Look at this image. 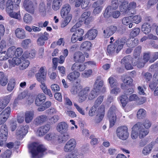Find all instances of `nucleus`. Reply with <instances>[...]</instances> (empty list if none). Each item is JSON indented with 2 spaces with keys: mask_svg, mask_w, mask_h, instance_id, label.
Returning <instances> with one entry per match:
<instances>
[{
  "mask_svg": "<svg viewBox=\"0 0 158 158\" xmlns=\"http://www.w3.org/2000/svg\"><path fill=\"white\" fill-rule=\"evenodd\" d=\"M62 134L63 135L60 139H61L62 142H65L70 138V136L67 132Z\"/></svg>",
  "mask_w": 158,
  "mask_h": 158,
  "instance_id": "052dcab7",
  "label": "nucleus"
},
{
  "mask_svg": "<svg viewBox=\"0 0 158 158\" xmlns=\"http://www.w3.org/2000/svg\"><path fill=\"white\" fill-rule=\"evenodd\" d=\"M47 116L45 114L37 116L34 120V123L36 126L41 125L48 121Z\"/></svg>",
  "mask_w": 158,
  "mask_h": 158,
  "instance_id": "f8f14e48",
  "label": "nucleus"
},
{
  "mask_svg": "<svg viewBox=\"0 0 158 158\" xmlns=\"http://www.w3.org/2000/svg\"><path fill=\"white\" fill-rule=\"evenodd\" d=\"M38 10L40 14L43 16L46 15V6L43 2L40 3L38 7Z\"/></svg>",
  "mask_w": 158,
  "mask_h": 158,
  "instance_id": "cd10ccee",
  "label": "nucleus"
},
{
  "mask_svg": "<svg viewBox=\"0 0 158 158\" xmlns=\"http://www.w3.org/2000/svg\"><path fill=\"white\" fill-rule=\"evenodd\" d=\"M117 27L115 26H111L107 27L103 31L104 36L105 38L109 37L113 34L116 31Z\"/></svg>",
  "mask_w": 158,
  "mask_h": 158,
  "instance_id": "ddd939ff",
  "label": "nucleus"
},
{
  "mask_svg": "<svg viewBox=\"0 0 158 158\" xmlns=\"http://www.w3.org/2000/svg\"><path fill=\"white\" fill-rule=\"evenodd\" d=\"M34 112L33 111H28L26 112L25 114V121L27 123H30L33 119Z\"/></svg>",
  "mask_w": 158,
  "mask_h": 158,
  "instance_id": "b1692460",
  "label": "nucleus"
},
{
  "mask_svg": "<svg viewBox=\"0 0 158 158\" xmlns=\"http://www.w3.org/2000/svg\"><path fill=\"white\" fill-rule=\"evenodd\" d=\"M9 15L12 18H15L19 20H20L21 19V15L19 10L17 12L13 11Z\"/></svg>",
  "mask_w": 158,
  "mask_h": 158,
  "instance_id": "603ef678",
  "label": "nucleus"
},
{
  "mask_svg": "<svg viewBox=\"0 0 158 158\" xmlns=\"http://www.w3.org/2000/svg\"><path fill=\"white\" fill-rule=\"evenodd\" d=\"M91 45L92 44L89 41H85L81 44L80 50H81L89 51L91 48Z\"/></svg>",
  "mask_w": 158,
  "mask_h": 158,
  "instance_id": "bb28decb",
  "label": "nucleus"
},
{
  "mask_svg": "<svg viewBox=\"0 0 158 158\" xmlns=\"http://www.w3.org/2000/svg\"><path fill=\"white\" fill-rule=\"evenodd\" d=\"M23 6L25 10L31 14H34L35 11V7L33 2L29 0H25L23 2Z\"/></svg>",
  "mask_w": 158,
  "mask_h": 158,
  "instance_id": "9d476101",
  "label": "nucleus"
},
{
  "mask_svg": "<svg viewBox=\"0 0 158 158\" xmlns=\"http://www.w3.org/2000/svg\"><path fill=\"white\" fill-rule=\"evenodd\" d=\"M139 40L137 39H134L133 40H127V41L126 45L129 47L132 48L135 47L138 44Z\"/></svg>",
  "mask_w": 158,
  "mask_h": 158,
  "instance_id": "473e14b6",
  "label": "nucleus"
},
{
  "mask_svg": "<svg viewBox=\"0 0 158 158\" xmlns=\"http://www.w3.org/2000/svg\"><path fill=\"white\" fill-rule=\"evenodd\" d=\"M48 40V39L45 38L44 37L39 35V37L37 40V44L39 46H43L44 45L45 41Z\"/></svg>",
  "mask_w": 158,
  "mask_h": 158,
  "instance_id": "58836bf2",
  "label": "nucleus"
},
{
  "mask_svg": "<svg viewBox=\"0 0 158 158\" xmlns=\"http://www.w3.org/2000/svg\"><path fill=\"white\" fill-rule=\"evenodd\" d=\"M28 125H26L20 127L17 130L16 133L17 139H21L24 137L28 132Z\"/></svg>",
  "mask_w": 158,
  "mask_h": 158,
  "instance_id": "1a4fd4ad",
  "label": "nucleus"
},
{
  "mask_svg": "<svg viewBox=\"0 0 158 158\" xmlns=\"http://www.w3.org/2000/svg\"><path fill=\"white\" fill-rule=\"evenodd\" d=\"M104 84V81L102 79V77L98 76L97 77L94 84L93 89L99 93L100 92H104L106 91V88L103 87Z\"/></svg>",
  "mask_w": 158,
  "mask_h": 158,
  "instance_id": "39448f33",
  "label": "nucleus"
},
{
  "mask_svg": "<svg viewBox=\"0 0 158 158\" xmlns=\"http://www.w3.org/2000/svg\"><path fill=\"white\" fill-rule=\"evenodd\" d=\"M47 72L44 67H41L35 76L37 81L40 83L45 82L46 80Z\"/></svg>",
  "mask_w": 158,
  "mask_h": 158,
  "instance_id": "423d86ee",
  "label": "nucleus"
},
{
  "mask_svg": "<svg viewBox=\"0 0 158 158\" xmlns=\"http://www.w3.org/2000/svg\"><path fill=\"white\" fill-rule=\"evenodd\" d=\"M15 80L14 79H11L7 87V89L9 91H12L15 86Z\"/></svg>",
  "mask_w": 158,
  "mask_h": 158,
  "instance_id": "5fc2aeb1",
  "label": "nucleus"
},
{
  "mask_svg": "<svg viewBox=\"0 0 158 158\" xmlns=\"http://www.w3.org/2000/svg\"><path fill=\"white\" fill-rule=\"evenodd\" d=\"M118 110L115 106H113L110 108L108 113V117L109 119L110 126L112 127L114 125L116 120V113Z\"/></svg>",
  "mask_w": 158,
  "mask_h": 158,
  "instance_id": "20e7f679",
  "label": "nucleus"
},
{
  "mask_svg": "<svg viewBox=\"0 0 158 158\" xmlns=\"http://www.w3.org/2000/svg\"><path fill=\"white\" fill-rule=\"evenodd\" d=\"M118 0H112L111 5L108 6L110 7V9L115 10L118 8Z\"/></svg>",
  "mask_w": 158,
  "mask_h": 158,
  "instance_id": "4d7b16f0",
  "label": "nucleus"
},
{
  "mask_svg": "<svg viewBox=\"0 0 158 158\" xmlns=\"http://www.w3.org/2000/svg\"><path fill=\"white\" fill-rule=\"evenodd\" d=\"M117 137L120 139L125 140L129 136L128 128L126 126H122L118 127L116 131Z\"/></svg>",
  "mask_w": 158,
  "mask_h": 158,
  "instance_id": "7ed1b4c3",
  "label": "nucleus"
},
{
  "mask_svg": "<svg viewBox=\"0 0 158 158\" xmlns=\"http://www.w3.org/2000/svg\"><path fill=\"white\" fill-rule=\"evenodd\" d=\"M8 135L7 127L6 125H3L1 126L0 130V138L4 139V140H6Z\"/></svg>",
  "mask_w": 158,
  "mask_h": 158,
  "instance_id": "412c9836",
  "label": "nucleus"
},
{
  "mask_svg": "<svg viewBox=\"0 0 158 158\" xmlns=\"http://www.w3.org/2000/svg\"><path fill=\"white\" fill-rule=\"evenodd\" d=\"M24 22L26 23H31L32 19V17L30 14L26 13L25 14L23 17Z\"/></svg>",
  "mask_w": 158,
  "mask_h": 158,
  "instance_id": "8fccbe9b",
  "label": "nucleus"
},
{
  "mask_svg": "<svg viewBox=\"0 0 158 158\" xmlns=\"http://www.w3.org/2000/svg\"><path fill=\"white\" fill-rule=\"evenodd\" d=\"M40 87L43 92L46 94L48 95L50 97H52L53 95L50 89L47 88L45 82H41Z\"/></svg>",
  "mask_w": 158,
  "mask_h": 158,
  "instance_id": "a878e982",
  "label": "nucleus"
},
{
  "mask_svg": "<svg viewBox=\"0 0 158 158\" xmlns=\"http://www.w3.org/2000/svg\"><path fill=\"white\" fill-rule=\"evenodd\" d=\"M27 95V93L26 91H23L19 94L13 103V105L16 106L18 104V102L19 100H22L25 98Z\"/></svg>",
  "mask_w": 158,
  "mask_h": 158,
  "instance_id": "393cba45",
  "label": "nucleus"
},
{
  "mask_svg": "<svg viewBox=\"0 0 158 158\" xmlns=\"http://www.w3.org/2000/svg\"><path fill=\"white\" fill-rule=\"evenodd\" d=\"M108 81L111 88L117 87L118 86V84L116 79L112 77H110L108 79Z\"/></svg>",
  "mask_w": 158,
  "mask_h": 158,
  "instance_id": "2f4dec72",
  "label": "nucleus"
},
{
  "mask_svg": "<svg viewBox=\"0 0 158 158\" xmlns=\"http://www.w3.org/2000/svg\"><path fill=\"white\" fill-rule=\"evenodd\" d=\"M57 135L54 133H50L46 135L45 139L48 140H55L57 138Z\"/></svg>",
  "mask_w": 158,
  "mask_h": 158,
  "instance_id": "37998d69",
  "label": "nucleus"
},
{
  "mask_svg": "<svg viewBox=\"0 0 158 158\" xmlns=\"http://www.w3.org/2000/svg\"><path fill=\"white\" fill-rule=\"evenodd\" d=\"M51 105V102L50 101H47L43 104L42 106L38 108L39 111H42L45 110L47 108L49 107Z\"/></svg>",
  "mask_w": 158,
  "mask_h": 158,
  "instance_id": "a19ab883",
  "label": "nucleus"
},
{
  "mask_svg": "<svg viewBox=\"0 0 158 158\" xmlns=\"http://www.w3.org/2000/svg\"><path fill=\"white\" fill-rule=\"evenodd\" d=\"M123 24L125 25H129V27L130 28L132 27L133 23L130 21L129 17H125L123 18L122 20Z\"/></svg>",
  "mask_w": 158,
  "mask_h": 158,
  "instance_id": "79ce46f5",
  "label": "nucleus"
},
{
  "mask_svg": "<svg viewBox=\"0 0 158 158\" xmlns=\"http://www.w3.org/2000/svg\"><path fill=\"white\" fill-rule=\"evenodd\" d=\"M16 57H14L12 60H8L10 65L13 67L15 65H18L21 63V61L19 58Z\"/></svg>",
  "mask_w": 158,
  "mask_h": 158,
  "instance_id": "c756f323",
  "label": "nucleus"
},
{
  "mask_svg": "<svg viewBox=\"0 0 158 158\" xmlns=\"http://www.w3.org/2000/svg\"><path fill=\"white\" fill-rule=\"evenodd\" d=\"M151 125L148 120H146L143 124L140 122L137 123L133 127L131 134V137L133 139H136L138 135L140 138H144L148 133V129Z\"/></svg>",
  "mask_w": 158,
  "mask_h": 158,
  "instance_id": "f257e3e1",
  "label": "nucleus"
},
{
  "mask_svg": "<svg viewBox=\"0 0 158 158\" xmlns=\"http://www.w3.org/2000/svg\"><path fill=\"white\" fill-rule=\"evenodd\" d=\"M104 115V111L102 110V112L101 113H98V114L96 115L95 118V122L96 123H100L102 120Z\"/></svg>",
  "mask_w": 158,
  "mask_h": 158,
  "instance_id": "3c124183",
  "label": "nucleus"
},
{
  "mask_svg": "<svg viewBox=\"0 0 158 158\" xmlns=\"http://www.w3.org/2000/svg\"><path fill=\"white\" fill-rule=\"evenodd\" d=\"M46 96L44 94H39L36 97L35 103L37 106H40L45 101Z\"/></svg>",
  "mask_w": 158,
  "mask_h": 158,
  "instance_id": "dca6fc26",
  "label": "nucleus"
},
{
  "mask_svg": "<svg viewBox=\"0 0 158 158\" xmlns=\"http://www.w3.org/2000/svg\"><path fill=\"white\" fill-rule=\"evenodd\" d=\"M9 57L6 51L0 52V60H5L8 59Z\"/></svg>",
  "mask_w": 158,
  "mask_h": 158,
  "instance_id": "69168bd1",
  "label": "nucleus"
},
{
  "mask_svg": "<svg viewBox=\"0 0 158 158\" xmlns=\"http://www.w3.org/2000/svg\"><path fill=\"white\" fill-rule=\"evenodd\" d=\"M10 99V96H6L0 100V112L6 107L9 103Z\"/></svg>",
  "mask_w": 158,
  "mask_h": 158,
  "instance_id": "6ab92c4d",
  "label": "nucleus"
},
{
  "mask_svg": "<svg viewBox=\"0 0 158 158\" xmlns=\"http://www.w3.org/2000/svg\"><path fill=\"white\" fill-rule=\"evenodd\" d=\"M15 47L14 46H12L8 48L7 54L9 57H12L15 55Z\"/></svg>",
  "mask_w": 158,
  "mask_h": 158,
  "instance_id": "ea45409f",
  "label": "nucleus"
},
{
  "mask_svg": "<svg viewBox=\"0 0 158 158\" xmlns=\"http://www.w3.org/2000/svg\"><path fill=\"white\" fill-rule=\"evenodd\" d=\"M10 113V107H7L0 114L8 118Z\"/></svg>",
  "mask_w": 158,
  "mask_h": 158,
  "instance_id": "864d4df0",
  "label": "nucleus"
},
{
  "mask_svg": "<svg viewBox=\"0 0 158 158\" xmlns=\"http://www.w3.org/2000/svg\"><path fill=\"white\" fill-rule=\"evenodd\" d=\"M11 152L10 150H7L3 153L1 154L0 158H9L10 157Z\"/></svg>",
  "mask_w": 158,
  "mask_h": 158,
  "instance_id": "bf43d9fd",
  "label": "nucleus"
},
{
  "mask_svg": "<svg viewBox=\"0 0 158 158\" xmlns=\"http://www.w3.org/2000/svg\"><path fill=\"white\" fill-rule=\"evenodd\" d=\"M127 6L129 13L134 14L135 12V9L136 7V4L135 2H130L128 5H127Z\"/></svg>",
  "mask_w": 158,
  "mask_h": 158,
  "instance_id": "7c9ffc66",
  "label": "nucleus"
},
{
  "mask_svg": "<svg viewBox=\"0 0 158 158\" xmlns=\"http://www.w3.org/2000/svg\"><path fill=\"white\" fill-rule=\"evenodd\" d=\"M141 48L140 46H138L134 50L133 56L135 58H137L139 56Z\"/></svg>",
  "mask_w": 158,
  "mask_h": 158,
  "instance_id": "de8ad7c7",
  "label": "nucleus"
},
{
  "mask_svg": "<svg viewBox=\"0 0 158 158\" xmlns=\"http://www.w3.org/2000/svg\"><path fill=\"white\" fill-rule=\"evenodd\" d=\"M70 10L71 7L69 4H66L64 5L60 11L61 16L62 18H64L66 15H69Z\"/></svg>",
  "mask_w": 158,
  "mask_h": 158,
  "instance_id": "5701e85b",
  "label": "nucleus"
},
{
  "mask_svg": "<svg viewBox=\"0 0 158 158\" xmlns=\"http://www.w3.org/2000/svg\"><path fill=\"white\" fill-rule=\"evenodd\" d=\"M146 115V111L143 109H140L138 111L137 117L139 119H143L145 117Z\"/></svg>",
  "mask_w": 158,
  "mask_h": 158,
  "instance_id": "c9c22d12",
  "label": "nucleus"
},
{
  "mask_svg": "<svg viewBox=\"0 0 158 158\" xmlns=\"http://www.w3.org/2000/svg\"><path fill=\"white\" fill-rule=\"evenodd\" d=\"M62 0H54L52 3V7L55 10H58L62 4Z\"/></svg>",
  "mask_w": 158,
  "mask_h": 158,
  "instance_id": "72a5a7b5",
  "label": "nucleus"
},
{
  "mask_svg": "<svg viewBox=\"0 0 158 158\" xmlns=\"http://www.w3.org/2000/svg\"><path fill=\"white\" fill-rule=\"evenodd\" d=\"M89 90V88L86 87L81 90L79 92L78 94L79 102L81 103L86 99Z\"/></svg>",
  "mask_w": 158,
  "mask_h": 158,
  "instance_id": "0eeeda50",
  "label": "nucleus"
},
{
  "mask_svg": "<svg viewBox=\"0 0 158 158\" xmlns=\"http://www.w3.org/2000/svg\"><path fill=\"white\" fill-rule=\"evenodd\" d=\"M76 62L73 64L71 67V70L74 71H83L86 69V66L83 64H80Z\"/></svg>",
  "mask_w": 158,
  "mask_h": 158,
  "instance_id": "aec40b11",
  "label": "nucleus"
},
{
  "mask_svg": "<svg viewBox=\"0 0 158 158\" xmlns=\"http://www.w3.org/2000/svg\"><path fill=\"white\" fill-rule=\"evenodd\" d=\"M29 64V62L28 60H24L22 62V64L20 67V69L23 70L27 68Z\"/></svg>",
  "mask_w": 158,
  "mask_h": 158,
  "instance_id": "680f3d73",
  "label": "nucleus"
},
{
  "mask_svg": "<svg viewBox=\"0 0 158 158\" xmlns=\"http://www.w3.org/2000/svg\"><path fill=\"white\" fill-rule=\"evenodd\" d=\"M91 12L89 11L84 12L81 15L80 18V21L83 22L86 24H89L91 21V18L90 16Z\"/></svg>",
  "mask_w": 158,
  "mask_h": 158,
  "instance_id": "9b49d317",
  "label": "nucleus"
},
{
  "mask_svg": "<svg viewBox=\"0 0 158 158\" xmlns=\"http://www.w3.org/2000/svg\"><path fill=\"white\" fill-rule=\"evenodd\" d=\"M116 46L114 44L108 45L107 48V52L109 54H112L115 51Z\"/></svg>",
  "mask_w": 158,
  "mask_h": 158,
  "instance_id": "a18cd8bd",
  "label": "nucleus"
},
{
  "mask_svg": "<svg viewBox=\"0 0 158 158\" xmlns=\"http://www.w3.org/2000/svg\"><path fill=\"white\" fill-rule=\"evenodd\" d=\"M3 75L2 77H1L0 78V84L2 86H5L8 82V79L7 77L3 73Z\"/></svg>",
  "mask_w": 158,
  "mask_h": 158,
  "instance_id": "49530a36",
  "label": "nucleus"
},
{
  "mask_svg": "<svg viewBox=\"0 0 158 158\" xmlns=\"http://www.w3.org/2000/svg\"><path fill=\"white\" fill-rule=\"evenodd\" d=\"M141 30L145 34H148L151 31V27L149 23H145L142 26Z\"/></svg>",
  "mask_w": 158,
  "mask_h": 158,
  "instance_id": "c85d7f7f",
  "label": "nucleus"
},
{
  "mask_svg": "<svg viewBox=\"0 0 158 158\" xmlns=\"http://www.w3.org/2000/svg\"><path fill=\"white\" fill-rule=\"evenodd\" d=\"M98 107L96 105H94L90 109L89 112V116L92 117L94 115L96 114Z\"/></svg>",
  "mask_w": 158,
  "mask_h": 158,
  "instance_id": "13d9d810",
  "label": "nucleus"
},
{
  "mask_svg": "<svg viewBox=\"0 0 158 158\" xmlns=\"http://www.w3.org/2000/svg\"><path fill=\"white\" fill-rule=\"evenodd\" d=\"M110 6H107L106 9L103 13V16L104 18L108 19L112 15L110 12Z\"/></svg>",
  "mask_w": 158,
  "mask_h": 158,
  "instance_id": "6e6d98bb",
  "label": "nucleus"
},
{
  "mask_svg": "<svg viewBox=\"0 0 158 158\" xmlns=\"http://www.w3.org/2000/svg\"><path fill=\"white\" fill-rule=\"evenodd\" d=\"M128 2L122 3V4L119 6L120 11L122 12H123L127 13H129L128 10Z\"/></svg>",
  "mask_w": 158,
  "mask_h": 158,
  "instance_id": "e433bc0d",
  "label": "nucleus"
},
{
  "mask_svg": "<svg viewBox=\"0 0 158 158\" xmlns=\"http://www.w3.org/2000/svg\"><path fill=\"white\" fill-rule=\"evenodd\" d=\"M15 34L16 37L19 39H24L26 37L25 31L21 28H16L15 31Z\"/></svg>",
  "mask_w": 158,
  "mask_h": 158,
  "instance_id": "f3484780",
  "label": "nucleus"
},
{
  "mask_svg": "<svg viewBox=\"0 0 158 158\" xmlns=\"http://www.w3.org/2000/svg\"><path fill=\"white\" fill-rule=\"evenodd\" d=\"M140 31V29L139 28H134L130 33V35L133 37H135L138 35Z\"/></svg>",
  "mask_w": 158,
  "mask_h": 158,
  "instance_id": "e2e57ef3",
  "label": "nucleus"
},
{
  "mask_svg": "<svg viewBox=\"0 0 158 158\" xmlns=\"http://www.w3.org/2000/svg\"><path fill=\"white\" fill-rule=\"evenodd\" d=\"M152 148V146L151 144H148L144 147L142 151V153L144 155H147L151 152Z\"/></svg>",
  "mask_w": 158,
  "mask_h": 158,
  "instance_id": "c03bdc74",
  "label": "nucleus"
},
{
  "mask_svg": "<svg viewBox=\"0 0 158 158\" xmlns=\"http://www.w3.org/2000/svg\"><path fill=\"white\" fill-rule=\"evenodd\" d=\"M98 31L95 29H90L85 35V38L89 40H93L97 35Z\"/></svg>",
  "mask_w": 158,
  "mask_h": 158,
  "instance_id": "a211bd4d",
  "label": "nucleus"
},
{
  "mask_svg": "<svg viewBox=\"0 0 158 158\" xmlns=\"http://www.w3.org/2000/svg\"><path fill=\"white\" fill-rule=\"evenodd\" d=\"M73 60L76 62L82 63L85 60V56L81 52H76L73 54Z\"/></svg>",
  "mask_w": 158,
  "mask_h": 158,
  "instance_id": "4468645a",
  "label": "nucleus"
},
{
  "mask_svg": "<svg viewBox=\"0 0 158 158\" xmlns=\"http://www.w3.org/2000/svg\"><path fill=\"white\" fill-rule=\"evenodd\" d=\"M121 88L125 90L124 94L126 95H129L130 94L132 93L134 90L132 89L129 88L127 89V86L125 84H122L121 86Z\"/></svg>",
  "mask_w": 158,
  "mask_h": 158,
  "instance_id": "f704fd0d",
  "label": "nucleus"
},
{
  "mask_svg": "<svg viewBox=\"0 0 158 158\" xmlns=\"http://www.w3.org/2000/svg\"><path fill=\"white\" fill-rule=\"evenodd\" d=\"M31 43V40L30 39H27L23 40L22 43V46L26 49L27 48L29 44Z\"/></svg>",
  "mask_w": 158,
  "mask_h": 158,
  "instance_id": "0e129e2a",
  "label": "nucleus"
},
{
  "mask_svg": "<svg viewBox=\"0 0 158 158\" xmlns=\"http://www.w3.org/2000/svg\"><path fill=\"white\" fill-rule=\"evenodd\" d=\"M80 76V73L78 71H73L69 73L67 76V78L70 81H74Z\"/></svg>",
  "mask_w": 158,
  "mask_h": 158,
  "instance_id": "4be33fe9",
  "label": "nucleus"
},
{
  "mask_svg": "<svg viewBox=\"0 0 158 158\" xmlns=\"http://www.w3.org/2000/svg\"><path fill=\"white\" fill-rule=\"evenodd\" d=\"M51 127L50 124L47 123L40 127L36 132V135L39 137H42L49 131Z\"/></svg>",
  "mask_w": 158,
  "mask_h": 158,
  "instance_id": "6e6552de",
  "label": "nucleus"
},
{
  "mask_svg": "<svg viewBox=\"0 0 158 158\" xmlns=\"http://www.w3.org/2000/svg\"><path fill=\"white\" fill-rule=\"evenodd\" d=\"M103 96H99L96 100L94 105H96V106L98 107V106L103 101Z\"/></svg>",
  "mask_w": 158,
  "mask_h": 158,
  "instance_id": "338daca9",
  "label": "nucleus"
},
{
  "mask_svg": "<svg viewBox=\"0 0 158 158\" xmlns=\"http://www.w3.org/2000/svg\"><path fill=\"white\" fill-rule=\"evenodd\" d=\"M120 99L122 106H125L129 102V99L127 95H122L120 97Z\"/></svg>",
  "mask_w": 158,
  "mask_h": 158,
  "instance_id": "4c0bfd02",
  "label": "nucleus"
},
{
  "mask_svg": "<svg viewBox=\"0 0 158 158\" xmlns=\"http://www.w3.org/2000/svg\"><path fill=\"white\" fill-rule=\"evenodd\" d=\"M29 148L32 158H41L46 150L43 145L36 143L31 144Z\"/></svg>",
  "mask_w": 158,
  "mask_h": 158,
  "instance_id": "f03ea898",
  "label": "nucleus"
},
{
  "mask_svg": "<svg viewBox=\"0 0 158 158\" xmlns=\"http://www.w3.org/2000/svg\"><path fill=\"white\" fill-rule=\"evenodd\" d=\"M68 126L67 123L63 122L58 124L56 127V130L60 133H63L67 131L68 130Z\"/></svg>",
  "mask_w": 158,
  "mask_h": 158,
  "instance_id": "2eb2a0df",
  "label": "nucleus"
},
{
  "mask_svg": "<svg viewBox=\"0 0 158 158\" xmlns=\"http://www.w3.org/2000/svg\"><path fill=\"white\" fill-rule=\"evenodd\" d=\"M99 92L93 89L89 95L88 99L92 100L96 97L98 94Z\"/></svg>",
  "mask_w": 158,
  "mask_h": 158,
  "instance_id": "09e8293b",
  "label": "nucleus"
},
{
  "mask_svg": "<svg viewBox=\"0 0 158 158\" xmlns=\"http://www.w3.org/2000/svg\"><path fill=\"white\" fill-rule=\"evenodd\" d=\"M81 89L80 86H73L71 89V92L72 94H76Z\"/></svg>",
  "mask_w": 158,
  "mask_h": 158,
  "instance_id": "774afa93",
  "label": "nucleus"
}]
</instances>
